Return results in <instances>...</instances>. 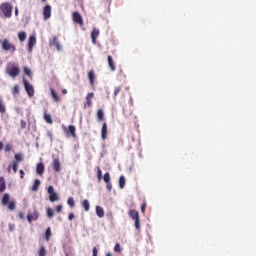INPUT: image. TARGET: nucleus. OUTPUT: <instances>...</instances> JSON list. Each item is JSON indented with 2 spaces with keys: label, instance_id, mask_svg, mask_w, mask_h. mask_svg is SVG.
<instances>
[{
  "label": "nucleus",
  "instance_id": "obj_1",
  "mask_svg": "<svg viewBox=\"0 0 256 256\" xmlns=\"http://www.w3.org/2000/svg\"><path fill=\"white\" fill-rule=\"evenodd\" d=\"M0 14L4 15L5 19L13 17V6L9 2H4L0 5Z\"/></svg>",
  "mask_w": 256,
  "mask_h": 256
},
{
  "label": "nucleus",
  "instance_id": "obj_2",
  "mask_svg": "<svg viewBox=\"0 0 256 256\" xmlns=\"http://www.w3.org/2000/svg\"><path fill=\"white\" fill-rule=\"evenodd\" d=\"M6 74L15 79V77H19V75H21V69L13 63H8L6 66Z\"/></svg>",
  "mask_w": 256,
  "mask_h": 256
},
{
  "label": "nucleus",
  "instance_id": "obj_3",
  "mask_svg": "<svg viewBox=\"0 0 256 256\" xmlns=\"http://www.w3.org/2000/svg\"><path fill=\"white\" fill-rule=\"evenodd\" d=\"M3 51H9L10 53H15L17 51V46L15 44L11 43L9 39H4L1 42Z\"/></svg>",
  "mask_w": 256,
  "mask_h": 256
},
{
  "label": "nucleus",
  "instance_id": "obj_4",
  "mask_svg": "<svg viewBox=\"0 0 256 256\" xmlns=\"http://www.w3.org/2000/svg\"><path fill=\"white\" fill-rule=\"evenodd\" d=\"M128 215L133 221H135V228L137 229V231H139V229H141V220L139 219V212H137L136 210H129Z\"/></svg>",
  "mask_w": 256,
  "mask_h": 256
},
{
  "label": "nucleus",
  "instance_id": "obj_5",
  "mask_svg": "<svg viewBox=\"0 0 256 256\" xmlns=\"http://www.w3.org/2000/svg\"><path fill=\"white\" fill-rule=\"evenodd\" d=\"M64 133L67 137H73V139H77V128L74 125H69L68 127H63Z\"/></svg>",
  "mask_w": 256,
  "mask_h": 256
},
{
  "label": "nucleus",
  "instance_id": "obj_6",
  "mask_svg": "<svg viewBox=\"0 0 256 256\" xmlns=\"http://www.w3.org/2000/svg\"><path fill=\"white\" fill-rule=\"evenodd\" d=\"M23 85L28 97H33L35 95V88L33 85H31V83H29V81L26 79H23Z\"/></svg>",
  "mask_w": 256,
  "mask_h": 256
},
{
  "label": "nucleus",
  "instance_id": "obj_7",
  "mask_svg": "<svg viewBox=\"0 0 256 256\" xmlns=\"http://www.w3.org/2000/svg\"><path fill=\"white\" fill-rule=\"evenodd\" d=\"M37 219H39V211L35 208L30 209L27 214L28 223H33V221H37Z\"/></svg>",
  "mask_w": 256,
  "mask_h": 256
},
{
  "label": "nucleus",
  "instance_id": "obj_8",
  "mask_svg": "<svg viewBox=\"0 0 256 256\" xmlns=\"http://www.w3.org/2000/svg\"><path fill=\"white\" fill-rule=\"evenodd\" d=\"M48 194L49 199L52 203H55V201H59V195H57L55 188L53 186L48 187Z\"/></svg>",
  "mask_w": 256,
  "mask_h": 256
},
{
  "label": "nucleus",
  "instance_id": "obj_9",
  "mask_svg": "<svg viewBox=\"0 0 256 256\" xmlns=\"http://www.w3.org/2000/svg\"><path fill=\"white\" fill-rule=\"evenodd\" d=\"M72 19L74 23H77V25H80V27H83V16L79 12H73Z\"/></svg>",
  "mask_w": 256,
  "mask_h": 256
},
{
  "label": "nucleus",
  "instance_id": "obj_10",
  "mask_svg": "<svg viewBox=\"0 0 256 256\" xmlns=\"http://www.w3.org/2000/svg\"><path fill=\"white\" fill-rule=\"evenodd\" d=\"M99 33H100L99 29H97V28L92 29L91 39H92V43L94 45H97V37H99Z\"/></svg>",
  "mask_w": 256,
  "mask_h": 256
},
{
  "label": "nucleus",
  "instance_id": "obj_11",
  "mask_svg": "<svg viewBox=\"0 0 256 256\" xmlns=\"http://www.w3.org/2000/svg\"><path fill=\"white\" fill-rule=\"evenodd\" d=\"M43 16L46 21H47V19H51V6L50 5H46L43 8Z\"/></svg>",
  "mask_w": 256,
  "mask_h": 256
},
{
  "label": "nucleus",
  "instance_id": "obj_12",
  "mask_svg": "<svg viewBox=\"0 0 256 256\" xmlns=\"http://www.w3.org/2000/svg\"><path fill=\"white\" fill-rule=\"evenodd\" d=\"M35 43H37V38L35 36H30L28 40V51H33V47H35Z\"/></svg>",
  "mask_w": 256,
  "mask_h": 256
},
{
  "label": "nucleus",
  "instance_id": "obj_13",
  "mask_svg": "<svg viewBox=\"0 0 256 256\" xmlns=\"http://www.w3.org/2000/svg\"><path fill=\"white\" fill-rule=\"evenodd\" d=\"M52 167L56 173L61 171V161H59V158L53 160Z\"/></svg>",
  "mask_w": 256,
  "mask_h": 256
},
{
  "label": "nucleus",
  "instance_id": "obj_14",
  "mask_svg": "<svg viewBox=\"0 0 256 256\" xmlns=\"http://www.w3.org/2000/svg\"><path fill=\"white\" fill-rule=\"evenodd\" d=\"M122 89L123 88L121 86H115L113 99H117V95H119V93H121L122 97H125V92H123Z\"/></svg>",
  "mask_w": 256,
  "mask_h": 256
},
{
  "label": "nucleus",
  "instance_id": "obj_15",
  "mask_svg": "<svg viewBox=\"0 0 256 256\" xmlns=\"http://www.w3.org/2000/svg\"><path fill=\"white\" fill-rule=\"evenodd\" d=\"M108 65L110 71H116L117 67L115 66V61L113 60V56H108Z\"/></svg>",
  "mask_w": 256,
  "mask_h": 256
},
{
  "label": "nucleus",
  "instance_id": "obj_16",
  "mask_svg": "<svg viewBox=\"0 0 256 256\" xmlns=\"http://www.w3.org/2000/svg\"><path fill=\"white\" fill-rule=\"evenodd\" d=\"M93 97H95V93H93V92L88 93L86 96V104L85 105H87L88 107H91V105H93V102H92Z\"/></svg>",
  "mask_w": 256,
  "mask_h": 256
},
{
  "label": "nucleus",
  "instance_id": "obj_17",
  "mask_svg": "<svg viewBox=\"0 0 256 256\" xmlns=\"http://www.w3.org/2000/svg\"><path fill=\"white\" fill-rule=\"evenodd\" d=\"M36 173L38 175H43V173H45V165L43 164V162H40L37 164Z\"/></svg>",
  "mask_w": 256,
  "mask_h": 256
},
{
  "label": "nucleus",
  "instance_id": "obj_18",
  "mask_svg": "<svg viewBox=\"0 0 256 256\" xmlns=\"http://www.w3.org/2000/svg\"><path fill=\"white\" fill-rule=\"evenodd\" d=\"M101 138L103 139V141H105V139H107V122H104L102 124Z\"/></svg>",
  "mask_w": 256,
  "mask_h": 256
},
{
  "label": "nucleus",
  "instance_id": "obj_19",
  "mask_svg": "<svg viewBox=\"0 0 256 256\" xmlns=\"http://www.w3.org/2000/svg\"><path fill=\"white\" fill-rule=\"evenodd\" d=\"M88 79L90 81V85H95V71L94 70L89 71Z\"/></svg>",
  "mask_w": 256,
  "mask_h": 256
},
{
  "label": "nucleus",
  "instance_id": "obj_20",
  "mask_svg": "<svg viewBox=\"0 0 256 256\" xmlns=\"http://www.w3.org/2000/svg\"><path fill=\"white\" fill-rule=\"evenodd\" d=\"M96 215L100 218L105 217V210H103V207L96 206Z\"/></svg>",
  "mask_w": 256,
  "mask_h": 256
},
{
  "label": "nucleus",
  "instance_id": "obj_21",
  "mask_svg": "<svg viewBox=\"0 0 256 256\" xmlns=\"http://www.w3.org/2000/svg\"><path fill=\"white\" fill-rule=\"evenodd\" d=\"M7 189V185L5 184V178L3 176L0 177V193H3Z\"/></svg>",
  "mask_w": 256,
  "mask_h": 256
},
{
  "label": "nucleus",
  "instance_id": "obj_22",
  "mask_svg": "<svg viewBox=\"0 0 256 256\" xmlns=\"http://www.w3.org/2000/svg\"><path fill=\"white\" fill-rule=\"evenodd\" d=\"M53 45L56 47L57 51H61L62 47H61V43H59V39L57 38V36L53 37Z\"/></svg>",
  "mask_w": 256,
  "mask_h": 256
},
{
  "label": "nucleus",
  "instance_id": "obj_23",
  "mask_svg": "<svg viewBox=\"0 0 256 256\" xmlns=\"http://www.w3.org/2000/svg\"><path fill=\"white\" fill-rule=\"evenodd\" d=\"M50 91L54 101H56V103H59V101H61V98L59 97V94L57 93V91H55V89H51Z\"/></svg>",
  "mask_w": 256,
  "mask_h": 256
},
{
  "label": "nucleus",
  "instance_id": "obj_24",
  "mask_svg": "<svg viewBox=\"0 0 256 256\" xmlns=\"http://www.w3.org/2000/svg\"><path fill=\"white\" fill-rule=\"evenodd\" d=\"M97 117H98V121H105V112L103 111V109H98L97 111Z\"/></svg>",
  "mask_w": 256,
  "mask_h": 256
},
{
  "label": "nucleus",
  "instance_id": "obj_25",
  "mask_svg": "<svg viewBox=\"0 0 256 256\" xmlns=\"http://www.w3.org/2000/svg\"><path fill=\"white\" fill-rule=\"evenodd\" d=\"M82 207L86 212L89 211V209H91V204L89 203V200H83Z\"/></svg>",
  "mask_w": 256,
  "mask_h": 256
},
{
  "label": "nucleus",
  "instance_id": "obj_26",
  "mask_svg": "<svg viewBox=\"0 0 256 256\" xmlns=\"http://www.w3.org/2000/svg\"><path fill=\"white\" fill-rule=\"evenodd\" d=\"M18 39H19V41H21V43H23V41H25V39H27V33L25 31L19 32Z\"/></svg>",
  "mask_w": 256,
  "mask_h": 256
},
{
  "label": "nucleus",
  "instance_id": "obj_27",
  "mask_svg": "<svg viewBox=\"0 0 256 256\" xmlns=\"http://www.w3.org/2000/svg\"><path fill=\"white\" fill-rule=\"evenodd\" d=\"M44 121L49 125H53V118H51V114L44 113Z\"/></svg>",
  "mask_w": 256,
  "mask_h": 256
},
{
  "label": "nucleus",
  "instance_id": "obj_28",
  "mask_svg": "<svg viewBox=\"0 0 256 256\" xmlns=\"http://www.w3.org/2000/svg\"><path fill=\"white\" fill-rule=\"evenodd\" d=\"M46 213L49 219H53L55 217V210H53L52 208H47Z\"/></svg>",
  "mask_w": 256,
  "mask_h": 256
},
{
  "label": "nucleus",
  "instance_id": "obj_29",
  "mask_svg": "<svg viewBox=\"0 0 256 256\" xmlns=\"http://www.w3.org/2000/svg\"><path fill=\"white\" fill-rule=\"evenodd\" d=\"M40 185H41V180L36 179V180L34 181L33 186H32V190H33V191H39V186H40Z\"/></svg>",
  "mask_w": 256,
  "mask_h": 256
},
{
  "label": "nucleus",
  "instance_id": "obj_30",
  "mask_svg": "<svg viewBox=\"0 0 256 256\" xmlns=\"http://www.w3.org/2000/svg\"><path fill=\"white\" fill-rule=\"evenodd\" d=\"M10 196L9 194L5 193L2 198V205H9Z\"/></svg>",
  "mask_w": 256,
  "mask_h": 256
},
{
  "label": "nucleus",
  "instance_id": "obj_31",
  "mask_svg": "<svg viewBox=\"0 0 256 256\" xmlns=\"http://www.w3.org/2000/svg\"><path fill=\"white\" fill-rule=\"evenodd\" d=\"M125 183H126L125 176H120V178H119L120 189H125Z\"/></svg>",
  "mask_w": 256,
  "mask_h": 256
},
{
  "label": "nucleus",
  "instance_id": "obj_32",
  "mask_svg": "<svg viewBox=\"0 0 256 256\" xmlns=\"http://www.w3.org/2000/svg\"><path fill=\"white\" fill-rule=\"evenodd\" d=\"M39 256H47V249H45V246H41L38 250Z\"/></svg>",
  "mask_w": 256,
  "mask_h": 256
},
{
  "label": "nucleus",
  "instance_id": "obj_33",
  "mask_svg": "<svg viewBox=\"0 0 256 256\" xmlns=\"http://www.w3.org/2000/svg\"><path fill=\"white\" fill-rule=\"evenodd\" d=\"M102 179L106 182V183H111V174L109 172H106L104 174V176H102Z\"/></svg>",
  "mask_w": 256,
  "mask_h": 256
},
{
  "label": "nucleus",
  "instance_id": "obj_34",
  "mask_svg": "<svg viewBox=\"0 0 256 256\" xmlns=\"http://www.w3.org/2000/svg\"><path fill=\"white\" fill-rule=\"evenodd\" d=\"M51 235H53V233L51 232V227H48L45 232L46 241H49V239H51Z\"/></svg>",
  "mask_w": 256,
  "mask_h": 256
},
{
  "label": "nucleus",
  "instance_id": "obj_35",
  "mask_svg": "<svg viewBox=\"0 0 256 256\" xmlns=\"http://www.w3.org/2000/svg\"><path fill=\"white\" fill-rule=\"evenodd\" d=\"M12 95L14 96V97H17V96H19V85H14V87H13V89H12Z\"/></svg>",
  "mask_w": 256,
  "mask_h": 256
},
{
  "label": "nucleus",
  "instance_id": "obj_36",
  "mask_svg": "<svg viewBox=\"0 0 256 256\" xmlns=\"http://www.w3.org/2000/svg\"><path fill=\"white\" fill-rule=\"evenodd\" d=\"M97 178L98 181H101L103 179V172L101 171L100 167H97Z\"/></svg>",
  "mask_w": 256,
  "mask_h": 256
},
{
  "label": "nucleus",
  "instance_id": "obj_37",
  "mask_svg": "<svg viewBox=\"0 0 256 256\" xmlns=\"http://www.w3.org/2000/svg\"><path fill=\"white\" fill-rule=\"evenodd\" d=\"M67 203L69 205V207H75V199L73 197H69L67 200Z\"/></svg>",
  "mask_w": 256,
  "mask_h": 256
},
{
  "label": "nucleus",
  "instance_id": "obj_38",
  "mask_svg": "<svg viewBox=\"0 0 256 256\" xmlns=\"http://www.w3.org/2000/svg\"><path fill=\"white\" fill-rule=\"evenodd\" d=\"M8 209L10 210V211H15V207H16V205H15V202H9L8 204Z\"/></svg>",
  "mask_w": 256,
  "mask_h": 256
},
{
  "label": "nucleus",
  "instance_id": "obj_39",
  "mask_svg": "<svg viewBox=\"0 0 256 256\" xmlns=\"http://www.w3.org/2000/svg\"><path fill=\"white\" fill-rule=\"evenodd\" d=\"M6 108H5V104H3V100H0V113H5Z\"/></svg>",
  "mask_w": 256,
  "mask_h": 256
},
{
  "label": "nucleus",
  "instance_id": "obj_40",
  "mask_svg": "<svg viewBox=\"0 0 256 256\" xmlns=\"http://www.w3.org/2000/svg\"><path fill=\"white\" fill-rule=\"evenodd\" d=\"M114 251L116 253H121V244L116 243L115 246H114Z\"/></svg>",
  "mask_w": 256,
  "mask_h": 256
},
{
  "label": "nucleus",
  "instance_id": "obj_41",
  "mask_svg": "<svg viewBox=\"0 0 256 256\" xmlns=\"http://www.w3.org/2000/svg\"><path fill=\"white\" fill-rule=\"evenodd\" d=\"M18 168H19V162H13L12 169L14 173H17Z\"/></svg>",
  "mask_w": 256,
  "mask_h": 256
},
{
  "label": "nucleus",
  "instance_id": "obj_42",
  "mask_svg": "<svg viewBox=\"0 0 256 256\" xmlns=\"http://www.w3.org/2000/svg\"><path fill=\"white\" fill-rule=\"evenodd\" d=\"M14 157H15L17 163H19V161H23V155H21V154H15Z\"/></svg>",
  "mask_w": 256,
  "mask_h": 256
},
{
  "label": "nucleus",
  "instance_id": "obj_43",
  "mask_svg": "<svg viewBox=\"0 0 256 256\" xmlns=\"http://www.w3.org/2000/svg\"><path fill=\"white\" fill-rule=\"evenodd\" d=\"M13 149V146H11V144H6L5 148H4V151L6 153H9V151H11Z\"/></svg>",
  "mask_w": 256,
  "mask_h": 256
},
{
  "label": "nucleus",
  "instance_id": "obj_44",
  "mask_svg": "<svg viewBox=\"0 0 256 256\" xmlns=\"http://www.w3.org/2000/svg\"><path fill=\"white\" fill-rule=\"evenodd\" d=\"M24 73L25 75H28V77H31V69H29L28 67H24Z\"/></svg>",
  "mask_w": 256,
  "mask_h": 256
},
{
  "label": "nucleus",
  "instance_id": "obj_45",
  "mask_svg": "<svg viewBox=\"0 0 256 256\" xmlns=\"http://www.w3.org/2000/svg\"><path fill=\"white\" fill-rule=\"evenodd\" d=\"M106 189L107 191H111V189H113V184H111V182H106Z\"/></svg>",
  "mask_w": 256,
  "mask_h": 256
},
{
  "label": "nucleus",
  "instance_id": "obj_46",
  "mask_svg": "<svg viewBox=\"0 0 256 256\" xmlns=\"http://www.w3.org/2000/svg\"><path fill=\"white\" fill-rule=\"evenodd\" d=\"M56 211H57V213H61L63 211V205H58L56 207Z\"/></svg>",
  "mask_w": 256,
  "mask_h": 256
},
{
  "label": "nucleus",
  "instance_id": "obj_47",
  "mask_svg": "<svg viewBox=\"0 0 256 256\" xmlns=\"http://www.w3.org/2000/svg\"><path fill=\"white\" fill-rule=\"evenodd\" d=\"M93 256H97L99 253V250H97V247H93L92 249Z\"/></svg>",
  "mask_w": 256,
  "mask_h": 256
},
{
  "label": "nucleus",
  "instance_id": "obj_48",
  "mask_svg": "<svg viewBox=\"0 0 256 256\" xmlns=\"http://www.w3.org/2000/svg\"><path fill=\"white\" fill-rule=\"evenodd\" d=\"M145 209H147V203H143L141 206V212L145 213Z\"/></svg>",
  "mask_w": 256,
  "mask_h": 256
},
{
  "label": "nucleus",
  "instance_id": "obj_49",
  "mask_svg": "<svg viewBox=\"0 0 256 256\" xmlns=\"http://www.w3.org/2000/svg\"><path fill=\"white\" fill-rule=\"evenodd\" d=\"M21 128L25 129V127H27V122H25V120H21Z\"/></svg>",
  "mask_w": 256,
  "mask_h": 256
},
{
  "label": "nucleus",
  "instance_id": "obj_50",
  "mask_svg": "<svg viewBox=\"0 0 256 256\" xmlns=\"http://www.w3.org/2000/svg\"><path fill=\"white\" fill-rule=\"evenodd\" d=\"M69 221H73L75 219V214L70 213L68 216Z\"/></svg>",
  "mask_w": 256,
  "mask_h": 256
},
{
  "label": "nucleus",
  "instance_id": "obj_51",
  "mask_svg": "<svg viewBox=\"0 0 256 256\" xmlns=\"http://www.w3.org/2000/svg\"><path fill=\"white\" fill-rule=\"evenodd\" d=\"M19 173H20V178L23 179L25 177V171L20 170Z\"/></svg>",
  "mask_w": 256,
  "mask_h": 256
},
{
  "label": "nucleus",
  "instance_id": "obj_52",
  "mask_svg": "<svg viewBox=\"0 0 256 256\" xmlns=\"http://www.w3.org/2000/svg\"><path fill=\"white\" fill-rule=\"evenodd\" d=\"M18 217H20L21 219H25V215L23 214V212H19Z\"/></svg>",
  "mask_w": 256,
  "mask_h": 256
},
{
  "label": "nucleus",
  "instance_id": "obj_53",
  "mask_svg": "<svg viewBox=\"0 0 256 256\" xmlns=\"http://www.w3.org/2000/svg\"><path fill=\"white\" fill-rule=\"evenodd\" d=\"M73 255H75L73 252H66L65 253V256H73Z\"/></svg>",
  "mask_w": 256,
  "mask_h": 256
},
{
  "label": "nucleus",
  "instance_id": "obj_54",
  "mask_svg": "<svg viewBox=\"0 0 256 256\" xmlns=\"http://www.w3.org/2000/svg\"><path fill=\"white\" fill-rule=\"evenodd\" d=\"M19 15V8H15V16L17 17Z\"/></svg>",
  "mask_w": 256,
  "mask_h": 256
},
{
  "label": "nucleus",
  "instance_id": "obj_55",
  "mask_svg": "<svg viewBox=\"0 0 256 256\" xmlns=\"http://www.w3.org/2000/svg\"><path fill=\"white\" fill-rule=\"evenodd\" d=\"M63 95H67V89L62 90Z\"/></svg>",
  "mask_w": 256,
  "mask_h": 256
},
{
  "label": "nucleus",
  "instance_id": "obj_56",
  "mask_svg": "<svg viewBox=\"0 0 256 256\" xmlns=\"http://www.w3.org/2000/svg\"><path fill=\"white\" fill-rule=\"evenodd\" d=\"M0 151H3V142H0Z\"/></svg>",
  "mask_w": 256,
  "mask_h": 256
},
{
  "label": "nucleus",
  "instance_id": "obj_57",
  "mask_svg": "<svg viewBox=\"0 0 256 256\" xmlns=\"http://www.w3.org/2000/svg\"><path fill=\"white\" fill-rule=\"evenodd\" d=\"M8 173H11V165L8 167Z\"/></svg>",
  "mask_w": 256,
  "mask_h": 256
},
{
  "label": "nucleus",
  "instance_id": "obj_58",
  "mask_svg": "<svg viewBox=\"0 0 256 256\" xmlns=\"http://www.w3.org/2000/svg\"><path fill=\"white\" fill-rule=\"evenodd\" d=\"M106 256H113V254H111V252L107 253Z\"/></svg>",
  "mask_w": 256,
  "mask_h": 256
},
{
  "label": "nucleus",
  "instance_id": "obj_59",
  "mask_svg": "<svg viewBox=\"0 0 256 256\" xmlns=\"http://www.w3.org/2000/svg\"><path fill=\"white\" fill-rule=\"evenodd\" d=\"M125 91H129V87H125Z\"/></svg>",
  "mask_w": 256,
  "mask_h": 256
},
{
  "label": "nucleus",
  "instance_id": "obj_60",
  "mask_svg": "<svg viewBox=\"0 0 256 256\" xmlns=\"http://www.w3.org/2000/svg\"><path fill=\"white\" fill-rule=\"evenodd\" d=\"M43 2L47 1V0H42Z\"/></svg>",
  "mask_w": 256,
  "mask_h": 256
}]
</instances>
